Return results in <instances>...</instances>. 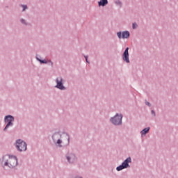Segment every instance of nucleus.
I'll use <instances>...</instances> for the list:
<instances>
[{"mask_svg":"<svg viewBox=\"0 0 178 178\" xmlns=\"http://www.w3.org/2000/svg\"><path fill=\"white\" fill-rule=\"evenodd\" d=\"M47 63H48L49 66H51V67H54V62H52V60H49L47 61Z\"/></svg>","mask_w":178,"mask_h":178,"instance_id":"obj_21","label":"nucleus"},{"mask_svg":"<svg viewBox=\"0 0 178 178\" xmlns=\"http://www.w3.org/2000/svg\"><path fill=\"white\" fill-rule=\"evenodd\" d=\"M131 163V157L127 158L119 166L116 167L117 172H120L123 170V169H127L130 168V164Z\"/></svg>","mask_w":178,"mask_h":178,"instance_id":"obj_5","label":"nucleus"},{"mask_svg":"<svg viewBox=\"0 0 178 178\" xmlns=\"http://www.w3.org/2000/svg\"><path fill=\"white\" fill-rule=\"evenodd\" d=\"M15 117L12 115H7L4 117V123H6L3 128V131H6L9 127H13L15 125Z\"/></svg>","mask_w":178,"mask_h":178,"instance_id":"obj_2","label":"nucleus"},{"mask_svg":"<svg viewBox=\"0 0 178 178\" xmlns=\"http://www.w3.org/2000/svg\"><path fill=\"white\" fill-rule=\"evenodd\" d=\"M123 115L116 113L113 117L110 118V122L113 126H122L123 124Z\"/></svg>","mask_w":178,"mask_h":178,"instance_id":"obj_1","label":"nucleus"},{"mask_svg":"<svg viewBox=\"0 0 178 178\" xmlns=\"http://www.w3.org/2000/svg\"><path fill=\"white\" fill-rule=\"evenodd\" d=\"M117 36L120 40H121V38L127 39L130 38V32L129 31H124L122 33V31H119L117 33Z\"/></svg>","mask_w":178,"mask_h":178,"instance_id":"obj_9","label":"nucleus"},{"mask_svg":"<svg viewBox=\"0 0 178 178\" xmlns=\"http://www.w3.org/2000/svg\"><path fill=\"white\" fill-rule=\"evenodd\" d=\"M54 144H56V145H58V147H62V140L60 139H58L56 143H54Z\"/></svg>","mask_w":178,"mask_h":178,"instance_id":"obj_15","label":"nucleus"},{"mask_svg":"<svg viewBox=\"0 0 178 178\" xmlns=\"http://www.w3.org/2000/svg\"><path fill=\"white\" fill-rule=\"evenodd\" d=\"M56 85L55 86V88H58L61 91H65L66 90V87L63 85V78L62 76H58L56 79Z\"/></svg>","mask_w":178,"mask_h":178,"instance_id":"obj_7","label":"nucleus"},{"mask_svg":"<svg viewBox=\"0 0 178 178\" xmlns=\"http://www.w3.org/2000/svg\"><path fill=\"white\" fill-rule=\"evenodd\" d=\"M75 178H83V177H81V176L77 175V176H76Z\"/></svg>","mask_w":178,"mask_h":178,"instance_id":"obj_25","label":"nucleus"},{"mask_svg":"<svg viewBox=\"0 0 178 178\" xmlns=\"http://www.w3.org/2000/svg\"><path fill=\"white\" fill-rule=\"evenodd\" d=\"M145 105H147V106L151 107V103H149L147 100H145Z\"/></svg>","mask_w":178,"mask_h":178,"instance_id":"obj_23","label":"nucleus"},{"mask_svg":"<svg viewBox=\"0 0 178 178\" xmlns=\"http://www.w3.org/2000/svg\"><path fill=\"white\" fill-rule=\"evenodd\" d=\"M108 4V0H100L98 1V5L99 6H106Z\"/></svg>","mask_w":178,"mask_h":178,"instance_id":"obj_13","label":"nucleus"},{"mask_svg":"<svg viewBox=\"0 0 178 178\" xmlns=\"http://www.w3.org/2000/svg\"><path fill=\"white\" fill-rule=\"evenodd\" d=\"M36 60H38V62H40L41 65L42 64L47 65V63H48V61H47V60L45 59L41 60L38 56H36Z\"/></svg>","mask_w":178,"mask_h":178,"instance_id":"obj_14","label":"nucleus"},{"mask_svg":"<svg viewBox=\"0 0 178 178\" xmlns=\"http://www.w3.org/2000/svg\"><path fill=\"white\" fill-rule=\"evenodd\" d=\"M115 3L117 6H119L120 8H122L123 3H122V1H120V0H116L115 1Z\"/></svg>","mask_w":178,"mask_h":178,"instance_id":"obj_17","label":"nucleus"},{"mask_svg":"<svg viewBox=\"0 0 178 178\" xmlns=\"http://www.w3.org/2000/svg\"><path fill=\"white\" fill-rule=\"evenodd\" d=\"M122 60L126 63H130V59L129 58V47H127L122 54Z\"/></svg>","mask_w":178,"mask_h":178,"instance_id":"obj_10","label":"nucleus"},{"mask_svg":"<svg viewBox=\"0 0 178 178\" xmlns=\"http://www.w3.org/2000/svg\"><path fill=\"white\" fill-rule=\"evenodd\" d=\"M65 159L68 165H76V163H77V161H79L77 155L73 152L66 154Z\"/></svg>","mask_w":178,"mask_h":178,"instance_id":"obj_3","label":"nucleus"},{"mask_svg":"<svg viewBox=\"0 0 178 178\" xmlns=\"http://www.w3.org/2000/svg\"><path fill=\"white\" fill-rule=\"evenodd\" d=\"M149 130H151V127H146L145 129H143L141 131H140V135L141 137H145V135L148 134V133H149Z\"/></svg>","mask_w":178,"mask_h":178,"instance_id":"obj_12","label":"nucleus"},{"mask_svg":"<svg viewBox=\"0 0 178 178\" xmlns=\"http://www.w3.org/2000/svg\"><path fill=\"white\" fill-rule=\"evenodd\" d=\"M138 27V25L137 24V23L134 22L132 24L133 30H136V29H137Z\"/></svg>","mask_w":178,"mask_h":178,"instance_id":"obj_20","label":"nucleus"},{"mask_svg":"<svg viewBox=\"0 0 178 178\" xmlns=\"http://www.w3.org/2000/svg\"><path fill=\"white\" fill-rule=\"evenodd\" d=\"M18 162H17V157L15 155H11L10 156V160L8 162V168L10 169H14V170H16V166H17Z\"/></svg>","mask_w":178,"mask_h":178,"instance_id":"obj_6","label":"nucleus"},{"mask_svg":"<svg viewBox=\"0 0 178 178\" xmlns=\"http://www.w3.org/2000/svg\"><path fill=\"white\" fill-rule=\"evenodd\" d=\"M62 138V134L60 132H55L52 135V140L54 143H56L57 140Z\"/></svg>","mask_w":178,"mask_h":178,"instance_id":"obj_11","label":"nucleus"},{"mask_svg":"<svg viewBox=\"0 0 178 178\" xmlns=\"http://www.w3.org/2000/svg\"><path fill=\"white\" fill-rule=\"evenodd\" d=\"M10 154H4L2 156L1 159H0L2 168L9 166V161L10 159Z\"/></svg>","mask_w":178,"mask_h":178,"instance_id":"obj_8","label":"nucleus"},{"mask_svg":"<svg viewBox=\"0 0 178 178\" xmlns=\"http://www.w3.org/2000/svg\"><path fill=\"white\" fill-rule=\"evenodd\" d=\"M151 114L153 115V116H156V114L155 113V111L154 110L151 111Z\"/></svg>","mask_w":178,"mask_h":178,"instance_id":"obj_24","label":"nucleus"},{"mask_svg":"<svg viewBox=\"0 0 178 178\" xmlns=\"http://www.w3.org/2000/svg\"><path fill=\"white\" fill-rule=\"evenodd\" d=\"M84 58H85V59H86V62L87 63H90V61L88 60V56H84Z\"/></svg>","mask_w":178,"mask_h":178,"instance_id":"obj_22","label":"nucleus"},{"mask_svg":"<svg viewBox=\"0 0 178 178\" xmlns=\"http://www.w3.org/2000/svg\"><path fill=\"white\" fill-rule=\"evenodd\" d=\"M64 134L65 135V137L67 140V145H69V144H70V136H69V134H67V133H64Z\"/></svg>","mask_w":178,"mask_h":178,"instance_id":"obj_18","label":"nucleus"},{"mask_svg":"<svg viewBox=\"0 0 178 178\" xmlns=\"http://www.w3.org/2000/svg\"><path fill=\"white\" fill-rule=\"evenodd\" d=\"M15 147L19 152L27 151V143L22 139H17L15 141Z\"/></svg>","mask_w":178,"mask_h":178,"instance_id":"obj_4","label":"nucleus"},{"mask_svg":"<svg viewBox=\"0 0 178 178\" xmlns=\"http://www.w3.org/2000/svg\"><path fill=\"white\" fill-rule=\"evenodd\" d=\"M21 8H22V12H26V10L29 9L27 5L22 4Z\"/></svg>","mask_w":178,"mask_h":178,"instance_id":"obj_19","label":"nucleus"},{"mask_svg":"<svg viewBox=\"0 0 178 178\" xmlns=\"http://www.w3.org/2000/svg\"><path fill=\"white\" fill-rule=\"evenodd\" d=\"M70 178H74V177H70Z\"/></svg>","mask_w":178,"mask_h":178,"instance_id":"obj_26","label":"nucleus"},{"mask_svg":"<svg viewBox=\"0 0 178 178\" xmlns=\"http://www.w3.org/2000/svg\"><path fill=\"white\" fill-rule=\"evenodd\" d=\"M20 23H22V24H24V26H29V23L24 18L20 19Z\"/></svg>","mask_w":178,"mask_h":178,"instance_id":"obj_16","label":"nucleus"}]
</instances>
